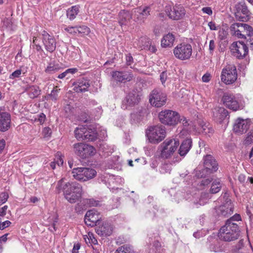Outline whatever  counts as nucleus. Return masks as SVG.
Listing matches in <instances>:
<instances>
[{"label":"nucleus","mask_w":253,"mask_h":253,"mask_svg":"<svg viewBox=\"0 0 253 253\" xmlns=\"http://www.w3.org/2000/svg\"><path fill=\"white\" fill-rule=\"evenodd\" d=\"M11 117L9 113L0 112V130L5 131L10 127Z\"/></svg>","instance_id":"24"},{"label":"nucleus","mask_w":253,"mask_h":253,"mask_svg":"<svg viewBox=\"0 0 253 253\" xmlns=\"http://www.w3.org/2000/svg\"><path fill=\"white\" fill-rule=\"evenodd\" d=\"M214 120L219 123H221L228 116V111L223 107H217L212 110Z\"/></svg>","instance_id":"22"},{"label":"nucleus","mask_w":253,"mask_h":253,"mask_svg":"<svg viewBox=\"0 0 253 253\" xmlns=\"http://www.w3.org/2000/svg\"><path fill=\"white\" fill-rule=\"evenodd\" d=\"M81 246L79 243L75 244L72 250V253H79V250L80 249Z\"/></svg>","instance_id":"64"},{"label":"nucleus","mask_w":253,"mask_h":253,"mask_svg":"<svg viewBox=\"0 0 253 253\" xmlns=\"http://www.w3.org/2000/svg\"><path fill=\"white\" fill-rule=\"evenodd\" d=\"M65 30L70 34H77V27H68L65 28Z\"/></svg>","instance_id":"57"},{"label":"nucleus","mask_w":253,"mask_h":253,"mask_svg":"<svg viewBox=\"0 0 253 253\" xmlns=\"http://www.w3.org/2000/svg\"><path fill=\"white\" fill-rule=\"evenodd\" d=\"M151 8L149 6L140 7L133 10L134 16H137L138 21L143 22L150 14Z\"/></svg>","instance_id":"23"},{"label":"nucleus","mask_w":253,"mask_h":253,"mask_svg":"<svg viewBox=\"0 0 253 253\" xmlns=\"http://www.w3.org/2000/svg\"><path fill=\"white\" fill-rule=\"evenodd\" d=\"M113 78L117 82L125 83L132 80L133 76L130 72L115 71L112 73Z\"/></svg>","instance_id":"21"},{"label":"nucleus","mask_w":253,"mask_h":253,"mask_svg":"<svg viewBox=\"0 0 253 253\" xmlns=\"http://www.w3.org/2000/svg\"><path fill=\"white\" fill-rule=\"evenodd\" d=\"M85 201L89 207H97L99 205V202L93 199H86Z\"/></svg>","instance_id":"50"},{"label":"nucleus","mask_w":253,"mask_h":253,"mask_svg":"<svg viewBox=\"0 0 253 253\" xmlns=\"http://www.w3.org/2000/svg\"><path fill=\"white\" fill-rule=\"evenodd\" d=\"M241 220V217L239 214H235L233 216L227 219L226 222H228L230 223H235L234 222L235 221H240Z\"/></svg>","instance_id":"51"},{"label":"nucleus","mask_w":253,"mask_h":253,"mask_svg":"<svg viewBox=\"0 0 253 253\" xmlns=\"http://www.w3.org/2000/svg\"><path fill=\"white\" fill-rule=\"evenodd\" d=\"M84 239L86 243L88 242L90 243L91 245H96L97 244V241L94 238L93 234L92 233L89 232L88 233V236H86V238L84 237Z\"/></svg>","instance_id":"41"},{"label":"nucleus","mask_w":253,"mask_h":253,"mask_svg":"<svg viewBox=\"0 0 253 253\" xmlns=\"http://www.w3.org/2000/svg\"><path fill=\"white\" fill-rule=\"evenodd\" d=\"M42 133L44 138H48L51 135L52 130L50 127H45L43 129Z\"/></svg>","instance_id":"49"},{"label":"nucleus","mask_w":253,"mask_h":253,"mask_svg":"<svg viewBox=\"0 0 253 253\" xmlns=\"http://www.w3.org/2000/svg\"><path fill=\"white\" fill-rule=\"evenodd\" d=\"M79 11L78 5L72 6L67 11V16L70 20L74 19Z\"/></svg>","instance_id":"35"},{"label":"nucleus","mask_w":253,"mask_h":253,"mask_svg":"<svg viewBox=\"0 0 253 253\" xmlns=\"http://www.w3.org/2000/svg\"><path fill=\"white\" fill-rule=\"evenodd\" d=\"M193 129L199 133H202L205 135H211L213 134L214 130L211 126L205 123L202 120L198 122V126H194Z\"/></svg>","instance_id":"20"},{"label":"nucleus","mask_w":253,"mask_h":253,"mask_svg":"<svg viewBox=\"0 0 253 253\" xmlns=\"http://www.w3.org/2000/svg\"><path fill=\"white\" fill-rule=\"evenodd\" d=\"M22 71L21 69H18L14 72H13L10 75V79H14L16 78H18L20 75L21 74Z\"/></svg>","instance_id":"56"},{"label":"nucleus","mask_w":253,"mask_h":253,"mask_svg":"<svg viewBox=\"0 0 253 253\" xmlns=\"http://www.w3.org/2000/svg\"><path fill=\"white\" fill-rule=\"evenodd\" d=\"M38 38L36 37L33 38V47L34 48H35L37 51H39L42 50V48L41 45H40L38 43H37Z\"/></svg>","instance_id":"53"},{"label":"nucleus","mask_w":253,"mask_h":253,"mask_svg":"<svg viewBox=\"0 0 253 253\" xmlns=\"http://www.w3.org/2000/svg\"><path fill=\"white\" fill-rule=\"evenodd\" d=\"M77 71L76 68H70L66 70L65 72L59 74L58 76L59 79H63L66 77L69 74H73L76 73Z\"/></svg>","instance_id":"43"},{"label":"nucleus","mask_w":253,"mask_h":253,"mask_svg":"<svg viewBox=\"0 0 253 253\" xmlns=\"http://www.w3.org/2000/svg\"><path fill=\"white\" fill-rule=\"evenodd\" d=\"M88 149V156H93L96 153V149L92 146L88 145V146L86 147Z\"/></svg>","instance_id":"54"},{"label":"nucleus","mask_w":253,"mask_h":253,"mask_svg":"<svg viewBox=\"0 0 253 253\" xmlns=\"http://www.w3.org/2000/svg\"><path fill=\"white\" fill-rule=\"evenodd\" d=\"M7 208V206H4L0 209V216H4L5 215Z\"/></svg>","instance_id":"63"},{"label":"nucleus","mask_w":253,"mask_h":253,"mask_svg":"<svg viewBox=\"0 0 253 253\" xmlns=\"http://www.w3.org/2000/svg\"><path fill=\"white\" fill-rule=\"evenodd\" d=\"M86 126H80L76 128L75 130V135L76 138L79 139H84L85 133H86Z\"/></svg>","instance_id":"34"},{"label":"nucleus","mask_w":253,"mask_h":253,"mask_svg":"<svg viewBox=\"0 0 253 253\" xmlns=\"http://www.w3.org/2000/svg\"><path fill=\"white\" fill-rule=\"evenodd\" d=\"M89 28L85 26L77 27V33L87 34L89 33Z\"/></svg>","instance_id":"44"},{"label":"nucleus","mask_w":253,"mask_h":253,"mask_svg":"<svg viewBox=\"0 0 253 253\" xmlns=\"http://www.w3.org/2000/svg\"><path fill=\"white\" fill-rule=\"evenodd\" d=\"M42 36L45 49L50 52L54 51L56 48V42L54 38L45 31H42Z\"/></svg>","instance_id":"19"},{"label":"nucleus","mask_w":253,"mask_h":253,"mask_svg":"<svg viewBox=\"0 0 253 253\" xmlns=\"http://www.w3.org/2000/svg\"><path fill=\"white\" fill-rule=\"evenodd\" d=\"M223 104L233 111L242 109L245 105L243 97L241 94L233 95L225 93L222 98Z\"/></svg>","instance_id":"5"},{"label":"nucleus","mask_w":253,"mask_h":253,"mask_svg":"<svg viewBox=\"0 0 253 253\" xmlns=\"http://www.w3.org/2000/svg\"><path fill=\"white\" fill-rule=\"evenodd\" d=\"M171 164L166 162V161L162 162L161 169L162 170H164L165 172H169L171 169Z\"/></svg>","instance_id":"48"},{"label":"nucleus","mask_w":253,"mask_h":253,"mask_svg":"<svg viewBox=\"0 0 253 253\" xmlns=\"http://www.w3.org/2000/svg\"><path fill=\"white\" fill-rule=\"evenodd\" d=\"M60 69L61 67L58 64L51 63L47 66L45 72L47 74H52L58 71Z\"/></svg>","instance_id":"37"},{"label":"nucleus","mask_w":253,"mask_h":253,"mask_svg":"<svg viewBox=\"0 0 253 253\" xmlns=\"http://www.w3.org/2000/svg\"><path fill=\"white\" fill-rule=\"evenodd\" d=\"M132 250L130 247L128 245H124L119 247L115 253H132Z\"/></svg>","instance_id":"40"},{"label":"nucleus","mask_w":253,"mask_h":253,"mask_svg":"<svg viewBox=\"0 0 253 253\" xmlns=\"http://www.w3.org/2000/svg\"><path fill=\"white\" fill-rule=\"evenodd\" d=\"M175 37L171 33L165 35L161 40V45L163 47H171L173 45Z\"/></svg>","instance_id":"28"},{"label":"nucleus","mask_w":253,"mask_h":253,"mask_svg":"<svg viewBox=\"0 0 253 253\" xmlns=\"http://www.w3.org/2000/svg\"><path fill=\"white\" fill-rule=\"evenodd\" d=\"M222 187V184L221 183L219 179L214 180L211 185L210 189V193L211 194H216L218 193Z\"/></svg>","instance_id":"36"},{"label":"nucleus","mask_w":253,"mask_h":253,"mask_svg":"<svg viewBox=\"0 0 253 253\" xmlns=\"http://www.w3.org/2000/svg\"><path fill=\"white\" fill-rule=\"evenodd\" d=\"M84 147L86 146V144L84 143H77L74 145V151L78 155L82 156L83 155V152Z\"/></svg>","instance_id":"38"},{"label":"nucleus","mask_w":253,"mask_h":253,"mask_svg":"<svg viewBox=\"0 0 253 253\" xmlns=\"http://www.w3.org/2000/svg\"><path fill=\"white\" fill-rule=\"evenodd\" d=\"M86 132L85 133L84 140L93 141L97 138V134L95 130L86 126Z\"/></svg>","instance_id":"31"},{"label":"nucleus","mask_w":253,"mask_h":253,"mask_svg":"<svg viewBox=\"0 0 253 253\" xmlns=\"http://www.w3.org/2000/svg\"><path fill=\"white\" fill-rule=\"evenodd\" d=\"M202 11L209 15H211L212 14V9L210 7H204L202 9Z\"/></svg>","instance_id":"60"},{"label":"nucleus","mask_w":253,"mask_h":253,"mask_svg":"<svg viewBox=\"0 0 253 253\" xmlns=\"http://www.w3.org/2000/svg\"><path fill=\"white\" fill-rule=\"evenodd\" d=\"M10 224H11V222L8 220H6V221L3 222L1 224H0V230L4 229L6 227H8L10 225Z\"/></svg>","instance_id":"61"},{"label":"nucleus","mask_w":253,"mask_h":253,"mask_svg":"<svg viewBox=\"0 0 253 253\" xmlns=\"http://www.w3.org/2000/svg\"><path fill=\"white\" fill-rule=\"evenodd\" d=\"M235 8V16L237 20L241 21H246L248 20L250 11L244 1L236 4Z\"/></svg>","instance_id":"15"},{"label":"nucleus","mask_w":253,"mask_h":253,"mask_svg":"<svg viewBox=\"0 0 253 253\" xmlns=\"http://www.w3.org/2000/svg\"><path fill=\"white\" fill-rule=\"evenodd\" d=\"M27 91L31 98H36L41 94V90L39 87L36 85L30 86Z\"/></svg>","instance_id":"33"},{"label":"nucleus","mask_w":253,"mask_h":253,"mask_svg":"<svg viewBox=\"0 0 253 253\" xmlns=\"http://www.w3.org/2000/svg\"><path fill=\"white\" fill-rule=\"evenodd\" d=\"M229 196V194L227 192L224 193L222 195L224 200L223 204L215 208V213L217 216L226 217L233 213L234 206Z\"/></svg>","instance_id":"6"},{"label":"nucleus","mask_w":253,"mask_h":253,"mask_svg":"<svg viewBox=\"0 0 253 253\" xmlns=\"http://www.w3.org/2000/svg\"><path fill=\"white\" fill-rule=\"evenodd\" d=\"M226 222L219 231V238L226 242H231L239 238L240 230L237 223H230Z\"/></svg>","instance_id":"2"},{"label":"nucleus","mask_w":253,"mask_h":253,"mask_svg":"<svg viewBox=\"0 0 253 253\" xmlns=\"http://www.w3.org/2000/svg\"><path fill=\"white\" fill-rule=\"evenodd\" d=\"M8 198V195L7 193L3 192L0 194V206L5 203Z\"/></svg>","instance_id":"52"},{"label":"nucleus","mask_w":253,"mask_h":253,"mask_svg":"<svg viewBox=\"0 0 253 253\" xmlns=\"http://www.w3.org/2000/svg\"><path fill=\"white\" fill-rule=\"evenodd\" d=\"M192 51L191 45L186 43L178 44L174 47L173 50L175 57L181 60L190 59L192 55Z\"/></svg>","instance_id":"9"},{"label":"nucleus","mask_w":253,"mask_h":253,"mask_svg":"<svg viewBox=\"0 0 253 253\" xmlns=\"http://www.w3.org/2000/svg\"><path fill=\"white\" fill-rule=\"evenodd\" d=\"M166 129L164 126L157 125L149 126L145 131V135L149 142L158 144L166 137Z\"/></svg>","instance_id":"4"},{"label":"nucleus","mask_w":253,"mask_h":253,"mask_svg":"<svg viewBox=\"0 0 253 253\" xmlns=\"http://www.w3.org/2000/svg\"><path fill=\"white\" fill-rule=\"evenodd\" d=\"M249 126L250 123L248 120L239 118L234 124L233 130L235 133L238 134H242L248 130Z\"/></svg>","instance_id":"18"},{"label":"nucleus","mask_w":253,"mask_h":253,"mask_svg":"<svg viewBox=\"0 0 253 253\" xmlns=\"http://www.w3.org/2000/svg\"><path fill=\"white\" fill-rule=\"evenodd\" d=\"M166 101L167 95L160 90L154 89L150 95V103L156 107H161L164 106L166 104Z\"/></svg>","instance_id":"13"},{"label":"nucleus","mask_w":253,"mask_h":253,"mask_svg":"<svg viewBox=\"0 0 253 253\" xmlns=\"http://www.w3.org/2000/svg\"><path fill=\"white\" fill-rule=\"evenodd\" d=\"M237 23L238 25V28L242 33L246 34L248 36H251L253 35V29L251 26L246 24L240 23Z\"/></svg>","instance_id":"30"},{"label":"nucleus","mask_w":253,"mask_h":253,"mask_svg":"<svg viewBox=\"0 0 253 253\" xmlns=\"http://www.w3.org/2000/svg\"><path fill=\"white\" fill-rule=\"evenodd\" d=\"M144 151L147 157H151L153 154V150L150 147H144Z\"/></svg>","instance_id":"58"},{"label":"nucleus","mask_w":253,"mask_h":253,"mask_svg":"<svg viewBox=\"0 0 253 253\" xmlns=\"http://www.w3.org/2000/svg\"><path fill=\"white\" fill-rule=\"evenodd\" d=\"M165 12L169 18L178 20L183 18L185 15L186 11L183 6L180 4L175 5L172 9L169 5L165 6Z\"/></svg>","instance_id":"12"},{"label":"nucleus","mask_w":253,"mask_h":253,"mask_svg":"<svg viewBox=\"0 0 253 253\" xmlns=\"http://www.w3.org/2000/svg\"><path fill=\"white\" fill-rule=\"evenodd\" d=\"M237 23H234L231 26V30L234 32V34L239 38H246L244 34H242V31L239 29Z\"/></svg>","instance_id":"39"},{"label":"nucleus","mask_w":253,"mask_h":253,"mask_svg":"<svg viewBox=\"0 0 253 253\" xmlns=\"http://www.w3.org/2000/svg\"><path fill=\"white\" fill-rule=\"evenodd\" d=\"M131 18L132 15L128 11L122 10L119 14V22L121 25H126Z\"/></svg>","instance_id":"29"},{"label":"nucleus","mask_w":253,"mask_h":253,"mask_svg":"<svg viewBox=\"0 0 253 253\" xmlns=\"http://www.w3.org/2000/svg\"><path fill=\"white\" fill-rule=\"evenodd\" d=\"M192 144L191 138H187L183 140L179 145L178 153L181 157H185L190 151Z\"/></svg>","instance_id":"25"},{"label":"nucleus","mask_w":253,"mask_h":253,"mask_svg":"<svg viewBox=\"0 0 253 253\" xmlns=\"http://www.w3.org/2000/svg\"><path fill=\"white\" fill-rule=\"evenodd\" d=\"M253 142V130H251L248 134L246 138L244 140V143L250 144Z\"/></svg>","instance_id":"45"},{"label":"nucleus","mask_w":253,"mask_h":253,"mask_svg":"<svg viewBox=\"0 0 253 253\" xmlns=\"http://www.w3.org/2000/svg\"><path fill=\"white\" fill-rule=\"evenodd\" d=\"M237 79V70L234 65H228L222 69L221 80L225 84H232L236 81Z\"/></svg>","instance_id":"10"},{"label":"nucleus","mask_w":253,"mask_h":253,"mask_svg":"<svg viewBox=\"0 0 253 253\" xmlns=\"http://www.w3.org/2000/svg\"><path fill=\"white\" fill-rule=\"evenodd\" d=\"M209 27L210 28L211 30H218L220 28L219 25H216L215 22L212 21H210L208 23V24Z\"/></svg>","instance_id":"55"},{"label":"nucleus","mask_w":253,"mask_h":253,"mask_svg":"<svg viewBox=\"0 0 253 253\" xmlns=\"http://www.w3.org/2000/svg\"><path fill=\"white\" fill-rule=\"evenodd\" d=\"M150 40L146 37H142L139 39L135 43L139 48L146 49L149 45Z\"/></svg>","instance_id":"32"},{"label":"nucleus","mask_w":253,"mask_h":253,"mask_svg":"<svg viewBox=\"0 0 253 253\" xmlns=\"http://www.w3.org/2000/svg\"><path fill=\"white\" fill-rule=\"evenodd\" d=\"M167 78V73L165 72H162L160 75V80L162 83V84H164Z\"/></svg>","instance_id":"62"},{"label":"nucleus","mask_w":253,"mask_h":253,"mask_svg":"<svg viewBox=\"0 0 253 253\" xmlns=\"http://www.w3.org/2000/svg\"><path fill=\"white\" fill-rule=\"evenodd\" d=\"M204 166L205 168L202 170H196V176L197 177H205L218 169V164L215 159H205Z\"/></svg>","instance_id":"11"},{"label":"nucleus","mask_w":253,"mask_h":253,"mask_svg":"<svg viewBox=\"0 0 253 253\" xmlns=\"http://www.w3.org/2000/svg\"><path fill=\"white\" fill-rule=\"evenodd\" d=\"M202 81L205 83H208L211 79V75L210 73H207L202 77Z\"/></svg>","instance_id":"59"},{"label":"nucleus","mask_w":253,"mask_h":253,"mask_svg":"<svg viewBox=\"0 0 253 253\" xmlns=\"http://www.w3.org/2000/svg\"><path fill=\"white\" fill-rule=\"evenodd\" d=\"M89 85V81L87 79H80L75 84L74 90L78 93L84 92L87 91Z\"/></svg>","instance_id":"27"},{"label":"nucleus","mask_w":253,"mask_h":253,"mask_svg":"<svg viewBox=\"0 0 253 253\" xmlns=\"http://www.w3.org/2000/svg\"><path fill=\"white\" fill-rule=\"evenodd\" d=\"M57 86L54 88L51 91V93L48 95L49 99L52 101H56L58 96V93L60 89H57Z\"/></svg>","instance_id":"42"},{"label":"nucleus","mask_w":253,"mask_h":253,"mask_svg":"<svg viewBox=\"0 0 253 253\" xmlns=\"http://www.w3.org/2000/svg\"><path fill=\"white\" fill-rule=\"evenodd\" d=\"M207 176L205 177H203V179L200 182V186H206L208 185L213 180V178L211 177L206 178Z\"/></svg>","instance_id":"47"},{"label":"nucleus","mask_w":253,"mask_h":253,"mask_svg":"<svg viewBox=\"0 0 253 253\" xmlns=\"http://www.w3.org/2000/svg\"><path fill=\"white\" fill-rule=\"evenodd\" d=\"M139 98L135 91L129 92L123 100L122 108L124 109H128L139 102Z\"/></svg>","instance_id":"17"},{"label":"nucleus","mask_w":253,"mask_h":253,"mask_svg":"<svg viewBox=\"0 0 253 253\" xmlns=\"http://www.w3.org/2000/svg\"><path fill=\"white\" fill-rule=\"evenodd\" d=\"M59 192L64 191L65 198L70 203H75L79 201L83 195V188L78 183H64L63 179L60 180L56 186Z\"/></svg>","instance_id":"1"},{"label":"nucleus","mask_w":253,"mask_h":253,"mask_svg":"<svg viewBox=\"0 0 253 253\" xmlns=\"http://www.w3.org/2000/svg\"><path fill=\"white\" fill-rule=\"evenodd\" d=\"M101 219V215L95 210L87 211L84 216L85 223L89 226L93 227Z\"/></svg>","instance_id":"16"},{"label":"nucleus","mask_w":253,"mask_h":253,"mask_svg":"<svg viewBox=\"0 0 253 253\" xmlns=\"http://www.w3.org/2000/svg\"><path fill=\"white\" fill-rule=\"evenodd\" d=\"M73 173L76 179L81 181H86L95 177L97 172L95 169L89 168H77L73 169Z\"/></svg>","instance_id":"8"},{"label":"nucleus","mask_w":253,"mask_h":253,"mask_svg":"<svg viewBox=\"0 0 253 253\" xmlns=\"http://www.w3.org/2000/svg\"><path fill=\"white\" fill-rule=\"evenodd\" d=\"M95 231L96 233L100 236H107L112 234L113 228L110 224L105 223L101 226H97Z\"/></svg>","instance_id":"26"},{"label":"nucleus","mask_w":253,"mask_h":253,"mask_svg":"<svg viewBox=\"0 0 253 253\" xmlns=\"http://www.w3.org/2000/svg\"><path fill=\"white\" fill-rule=\"evenodd\" d=\"M63 163V159H57L56 161H55V159H54V161L51 162L50 165L52 169H54L56 168V165L60 167V166H62Z\"/></svg>","instance_id":"46"},{"label":"nucleus","mask_w":253,"mask_h":253,"mask_svg":"<svg viewBox=\"0 0 253 253\" xmlns=\"http://www.w3.org/2000/svg\"><path fill=\"white\" fill-rule=\"evenodd\" d=\"M159 119L161 123L165 125L174 126L180 121L179 114L170 110H165L159 114Z\"/></svg>","instance_id":"7"},{"label":"nucleus","mask_w":253,"mask_h":253,"mask_svg":"<svg viewBox=\"0 0 253 253\" xmlns=\"http://www.w3.org/2000/svg\"><path fill=\"white\" fill-rule=\"evenodd\" d=\"M231 51L234 56L238 58H244L248 53V48L243 42H234L230 47Z\"/></svg>","instance_id":"14"},{"label":"nucleus","mask_w":253,"mask_h":253,"mask_svg":"<svg viewBox=\"0 0 253 253\" xmlns=\"http://www.w3.org/2000/svg\"><path fill=\"white\" fill-rule=\"evenodd\" d=\"M179 146V141L178 138H167L159 146L160 157L161 158H170L173 157Z\"/></svg>","instance_id":"3"}]
</instances>
